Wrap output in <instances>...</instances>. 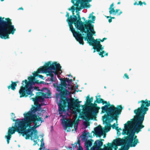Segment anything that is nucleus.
<instances>
[{
  "instance_id": "f257e3e1",
  "label": "nucleus",
  "mask_w": 150,
  "mask_h": 150,
  "mask_svg": "<svg viewBox=\"0 0 150 150\" xmlns=\"http://www.w3.org/2000/svg\"><path fill=\"white\" fill-rule=\"evenodd\" d=\"M84 23V24L83 25L85 29V32L84 33H86V35L85 37L83 36V38L82 40H80V38L77 36L78 39L76 40L80 44L83 45L84 42L83 40L84 39L85 41H87V43L90 45H93L94 49H96L97 51H99L98 49L102 50L103 48L100 42L97 41V40H95L93 36V35H95L96 32L94 30V25L92 24L91 23H93L94 22L91 20L88 19L87 21L86 20Z\"/></svg>"
},
{
  "instance_id": "f03ea898",
  "label": "nucleus",
  "mask_w": 150,
  "mask_h": 150,
  "mask_svg": "<svg viewBox=\"0 0 150 150\" xmlns=\"http://www.w3.org/2000/svg\"><path fill=\"white\" fill-rule=\"evenodd\" d=\"M101 109L102 113H104L106 112L108 114L109 113L108 115H105L103 117V120L105 119V120H103V122L107 125L105 127V129L104 132H107L110 131L111 129V124L108 122L110 120L109 116L112 118V120H116V125H118V118L119 116L121 114L123 108L121 105H117L116 107H115L114 105H111L109 103L108 104L105 105L102 107Z\"/></svg>"
},
{
  "instance_id": "7ed1b4c3",
  "label": "nucleus",
  "mask_w": 150,
  "mask_h": 150,
  "mask_svg": "<svg viewBox=\"0 0 150 150\" xmlns=\"http://www.w3.org/2000/svg\"><path fill=\"white\" fill-rule=\"evenodd\" d=\"M38 110L37 108L35 106H33L30 111H29L25 114H24V119H22L25 123L29 128L33 127L32 129L33 133H35V137L33 139L35 142V144L37 142L35 139L38 138L37 135V131L35 128L38 127L44 120H42V117H39L37 115L34 114Z\"/></svg>"
},
{
  "instance_id": "20e7f679",
  "label": "nucleus",
  "mask_w": 150,
  "mask_h": 150,
  "mask_svg": "<svg viewBox=\"0 0 150 150\" xmlns=\"http://www.w3.org/2000/svg\"><path fill=\"white\" fill-rule=\"evenodd\" d=\"M28 127L25 122L21 120V121H19L18 125H15V127H12L8 128V135L5 136V138L6 139L7 144H8L9 141L11 137V135L15 133L16 131L18 133L20 134L23 136H25V138L26 139H28L30 138L31 139H32L33 135H35V133H33V127L28 128Z\"/></svg>"
},
{
  "instance_id": "39448f33",
  "label": "nucleus",
  "mask_w": 150,
  "mask_h": 150,
  "mask_svg": "<svg viewBox=\"0 0 150 150\" xmlns=\"http://www.w3.org/2000/svg\"><path fill=\"white\" fill-rule=\"evenodd\" d=\"M60 80L61 83L57 86V90L60 92V103H58V105L59 113L61 114L66 111L64 108L70 104V103L69 99L65 96L69 93V91L67 89V84L66 82L68 80L67 78H61Z\"/></svg>"
},
{
  "instance_id": "423d86ee",
  "label": "nucleus",
  "mask_w": 150,
  "mask_h": 150,
  "mask_svg": "<svg viewBox=\"0 0 150 150\" xmlns=\"http://www.w3.org/2000/svg\"><path fill=\"white\" fill-rule=\"evenodd\" d=\"M16 30L9 18L0 16V38L2 39L9 38V35L13 34Z\"/></svg>"
},
{
  "instance_id": "0eeeda50",
  "label": "nucleus",
  "mask_w": 150,
  "mask_h": 150,
  "mask_svg": "<svg viewBox=\"0 0 150 150\" xmlns=\"http://www.w3.org/2000/svg\"><path fill=\"white\" fill-rule=\"evenodd\" d=\"M144 121L134 117L131 120L128 121L127 123L129 124L132 126L133 131L131 132L130 135L126 137V139H132L135 135V133L137 134L141 131L142 129L144 127L143 124Z\"/></svg>"
},
{
  "instance_id": "6e6552de",
  "label": "nucleus",
  "mask_w": 150,
  "mask_h": 150,
  "mask_svg": "<svg viewBox=\"0 0 150 150\" xmlns=\"http://www.w3.org/2000/svg\"><path fill=\"white\" fill-rule=\"evenodd\" d=\"M141 103V106L134 110L136 115L134 117L144 121L145 115L149 110L148 107L150 106V100L146 99L145 100H142L139 101L138 103Z\"/></svg>"
},
{
  "instance_id": "1a4fd4ad",
  "label": "nucleus",
  "mask_w": 150,
  "mask_h": 150,
  "mask_svg": "<svg viewBox=\"0 0 150 150\" xmlns=\"http://www.w3.org/2000/svg\"><path fill=\"white\" fill-rule=\"evenodd\" d=\"M61 67L59 64H58L56 62H54L52 64L51 62L49 61L45 63L44 66H43V73H48L47 74V76H50L51 77H53L54 74L55 75L57 74L58 71H61Z\"/></svg>"
},
{
  "instance_id": "9d476101",
  "label": "nucleus",
  "mask_w": 150,
  "mask_h": 150,
  "mask_svg": "<svg viewBox=\"0 0 150 150\" xmlns=\"http://www.w3.org/2000/svg\"><path fill=\"white\" fill-rule=\"evenodd\" d=\"M97 104L96 103L91 104V105L87 109L88 113L89 114L88 116L86 111L83 109V112L81 118L85 120H95L96 119V115L99 112V110L100 109L99 107L97 106Z\"/></svg>"
},
{
  "instance_id": "9b49d317",
  "label": "nucleus",
  "mask_w": 150,
  "mask_h": 150,
  "mask_svg": "<svg viewBox=\"0 0 150 150\" xmlns=\"http://www.w3.org/2000/svg\"><path fill=\"white\" fill-rule=\"evenodd\" d=\"M41 91L42 92H37L35 97L32 98L35 105L36 106V108H37L38 110H39L41 109V106L42 105V104H39V102H43L45 98H48L51 94L50 91L46 88H43Z\"/></svg>"
},
{
  "instance_id": "f8f14e48",
  "label": "nucleus",
  "mask_w": 150,
  "mask_h": 150,
  "mask_svg": "<svg viewBox=\"0 0 150 150\" xmlns=\"http://www.w3.org/2000/svg\"><path fill=\"white\" fill-rule=\"evenodd\" d=\"M66 13L65 16L67 18V21L68 23L70 30L72 33L74 37L75 38L76 40H77V36L80 38V40H82L83 38V35H84V34H81L79 31H76L72 25L73 24L74 25V23L76 21L77 16L75 15L73 16L70 15L69 16V13L68 12H66Z\"/></svg>"
},
{
  "instance_id": "ddd939ff",
  "label": "nucleus",
  "mask_w": 150,
  "mask_h": 150,
  "mask_svg": "<svg viewBox=\"0 0 150 150\" xmlns=\"http://www.w3.org/2000/svg\"><path fill=\"white\" fill-rule=\"evenodd\" d=\"M89 1L86 0H71V2L73 4L72 6L74 7L76 12H79L81 9L85 8H88L90 7L91 5L88 3Z\"/></svg>"
},
{
  "instance_id": "4468645a",
  "label": "nucleus",
  "mask_w": 150,
  "mask_h": 150,
  "mask_svg": "<svg viewBox=\"0 0 150 150\" xmlns=\"http://www.w3.org/2000/svg\"><path fill=\"white\" fill-rule=\"evenodd\" d=\"M33 88L28 86L23 83L20 87L19 91L20 98L26 97L29 95L32 96L34 95L33 93Z\"/></svg>"
},
{
  "instance_id": "2eb2a0df",
  "label": "nucleus",
  "mask_w": 150,
  "mask_h": 150,
  "mask_svg": "<svg viewBox=\"0 0 150 150\" xmlns=\"http://www.w3.org/2000/svg\"><path fill=\"white\" fill-rule=\"evenodd\" d=\"M79 13V12H78L76 14L77 16V19L76 23H74V25L77 30H80L81 32L83 34V33L85 32V29H84L83 25V24H84V23L82 22L81 21Z\"/></svg>"
},
{
  "instance_id": "dca6fc26",
  "label": "nucleus",
  "mask_w": 150,
  "mask_h": 150,
  "mask_svg": "<svg viewBox=\"0 0 150 150\" xmlns=\"http://www.w3.org/2000/svg\"><path fill=\"white\" fill-rule=\"evenodd\" d=\"M62 124L66 128L71 127L73 125H74L75 129H77V124L75 121H72L71 119H64L62 122Z\"/></svg>"
},
{
  "instance_id": "f3484780",
  "label": "nucleus",
  "mask_w": 150,
  "mask_h": 150,
  "mask_svg": "<svg viewBox=\"0 0 150 150\" xmlns=\"http://www.w3.org/2000/svg\"><path fill=\"white\" fill-rule=\"evenodd\" d=\"M28 81L26 79L22 81L21 83L22 85H23V83H24L31 88H33L32 85H35L34 81H35V78L33 76H31L28 77Z\"/></svg>"
},
{
  "instance_id": "a211bd4d",
  "label": "nucleus",
  "mask_w": 150,
  "mask_h": 150,
  "mask_svg": "<svg viewBox=\"0 0 150 150\" xmlns=\"http://www.w3.org/2000/svg\"><path fill=\"white\" fill-rule=\"evenodd\" d=\"M114 3H112L110 5V7L109 8V13L110 15L113 14V15H115L117 14V16H120L121 13H122V12L120 11V12L118 13V12L120 11L119 9H117L116 10L114 9V8L113 7L114 6Z\"/></svg>"
},
{
  "instance_id": "6ab92c4d",
  "label": "nucleus",
  "mask_w": 150,
  "mask_h": 150,
  "mask_svg": "<svg viewBox=\"0 0 150 150\" xmlns=\"http://www.w3.org/2000/svg\"><path fill=\"white\" fill-rule=\"evenodd\" d=\"M126 140L129 146L131 147H135L137 144L139 143L138 140L133 139V138Z\"/></svg>"
},
{
  "instance_id": "aec40b11",
  "label": "nucleus",
  "mask_w": 150,
  "mask_h": 150,
  "mask_svg": "<svg viewBox=\"0 0 150 150\" xmlns=\"http://www.w3.org/2000/svg\"><path fill=\"white\" fill-rule=\"evenodd\" d=\"M95 135L97 137H100L101 135H103L104 133V131L102 129L100 126H98L96 127L94 129Z\"/></svg>"
},
{
  "instance_id": "412c9836",
  "label": "nucleus",
  "mask_w": 150,
  "mask_h": 150,
  "mask_svg": "<svg viewBox=\"0 0 150 150\" xmlns=\"http://www.w3.org/2000/svg\"><path fill=\"white\" fill-rule=\"evenodd\" d=\"M37 133H38V132H37ZM37 135H38L37 134ZM38 136V138H36V139H35V140H36V141L37 143L35 144V142H34V140L33 139V138H34V134L33 135V137L32 138V139H31V140H33V142H34V143L33 145H35L38 143L37 140L38 141V142L39 141L40 139H38V138L39 137H40V138H41V140L40 141V142H41V144L40 146V147H41V148H42V147H43V148H45V147H44L45 144L43 142V136L41 135H40L38 136Z\"/></svg>"
},
{
  "instance_id": "4be33fe9",
  "label": "nucleus",
  "mask_w": 150,
  "mask_h": 150,
  "mask_svg": "<svg viewBox=\"0 0 150 150\" xmlns=\"http://www.w3.org/2000/svg\"><path fill=\"white\" fill-rule=\"evenodd\" d=\"M11 84L8 86V89L11 88L12 90L14 91L16 89V87L17 86V83H18V81L13 82V81H11Z\"/></svg>"
},
{
  "instance_id": "5701e85b",
  "label": "nucleus",
  "mask_w": 150,
  "mask_h": 150,
  "mask_svg": "<svg viewBox=\"0 0 150 150\" xmlns=\"http://www.w3.org/2000/svg\"><path fill=\"white\" fill-rule=\"evenodd\" d=\"M100 96H101L100 95H99L98 96V97L99 98H98L97 96H96V100L95 101V103H102L103 104H107V101H104L103 99L100 98Z\"/></svg>"
},
{
  "instance_id": "b1692460",
  "label": "nucleus",
  "mask_w": 150,
  "mask_h": 150,
  "mask_svg": "<svg viewBox=\"0 0 150 150\" xmlns=\"http://www.w3.org/2000/svg\"><path fill=\"white\" fill-rule=\"evenodd\" d=\"M124 127L125 129L123 130L122 134L123 135L127 134V129L129 128V126L130 125L129 124H128L127 122L124 124Z\"/></svg>"
},
{
  "instance_id": "393cba45",
  "label": "nucleus",
  "mask_w": 150,
  "mask_h": 150,
  "mask_svg": "<svg viewBox=\"0 0 150 150\" xmlns=\"http://www.w3.org/2000/svg\"><path fill=\"white\" fill-rule=\"evenodd\" d=\"M126 137H125V139H121L120 138H118L114 140V142L117 144H121L123 142L127 143L126 141Z\"/></svg>"
},
{
  "instance_id": "a878e982",
  "label": "nucleus",
  "mask_w": 150,
  "mask_h": 150,
  "mask_svg": "<svg viewBox=\"0 0 150 150\" xmlns=\"http://www.w3.org/2000/svg\"><path fill=\"white\" fill-rule=\"evenodd\" d=\"M43 67H40L38 69L37 71H34L33 73V77L35 78V77L38 76V73H40L41 71L43 72Z\"/></svg>"
},
{
  "instance_id": "bb28decb",
  "label": "nucleus",
  "mask_w": 150,
  "mask_h": 150,
  "mask_svg": "<svg viewBox=\"0 0 150 150\" xmlns=\"http://www.w3.org/2000/svg\"><path fill=\"white\" fill-rule=\"evenodd\" d=\"M102 47L103 48L101 50V49H98V50H99V51H97V52H99L101 50L102 52H99L98 54H99L100 56L101 57H104V55H103V54L104 53H105V52L104 50H103L104 49V48L102 47ZM108 55V53H106L104 55V56H107Z\"/></svg>"
},
{
  "instance_id": "cd10ccee",
  "label": "nucleus",
  "mask_w": 150,
  "mask_h": 150,
  "mask_svg": "<svg viewBox=\"0 0 150 150\" xmlns=\"http://www.w3.org/2000/svg\"><path fill=\"white\" fill-rule=\"evenodd\" d=\"M86 104L88 105H91V104L92 103L90 102V95H88L86 97V100L85 102Z\"/></svg>"
},
{
  "instance_id": "c85d7f7f",
  "label": "nucleus",
  "mask_w": 150,
  "mask_h": 150,
  "mask_svg": "<svg viewBox=\"0 0 150 150\" xmlns=\"http://www.w3.org/2000/svg\"><path fill=\"white\" fill-rule=\"evenodd\" d=\"M68 9L69 11H71L72 13V15L73 16V15H74V11H75V9H74V6H72L70 8H69Z\"/></svg>"
},
{
  "instance_id": "c756f323",
  "label": "nucleus",
  "mask_w": 150,
  "mask_h": 150,
  "mask_svg": "<svg viewBox=\"0 0 150 150\" xmlns=\"http://www.w3.org/2000/svg\"><path fill=\"white\" fill-rule=\"evenodd\" d=\"M78 143L79 145V146L78 147L77 150H83V149L81 145L80 141L79 140H78Z\"/></svg>"
},
{
  "instance_id": "7c9ffc66",
  "label": "nucleus",
  "mask_w": 150,
  "mask_h": 150,
  "mask_svg": "<svg viewBox=\"0 0 150 150\" xmlns=\"http://www.w3.org/2000/svg\"><path fill=\"white\" fill-rule=\"evenodd\" d=\"M77 144H78V141L76 143H75L74 144H72V146L74 149L75 148H76V147H78L77 146Z\"/></svg>"
},
{
  "instance_id": "2f4dec72",
  "label": "nucleus",
  "mask_w": 150,
  "mask_h": 150,
  "mask_svg": "<svg viewBox=\"0 0 150 150\" xmlns=\"http://www.w3.org/2000/svg\"><path fill=\"white\" fill-rule=\"evenodd\" d=\"M19 119L18 118L17 120H15V119L14 118L13 119H12V120L13 121L15 122V124L16 125L17 123L18 124L19 123Z\"/></svg>"
},
{
  "instance_id": "473e14b6",
  "label": "nucleus",
  "mask_w": 150,
  "mask_h": 150,
  "mask_svg": "<svg viewBox=\"0 0 150 150\" xmlns=\"http://www.w3.org/2000/svg\"><path fill=\"white\" fill-rule=\"evenodd\" d=\"M79 101L78 99H76V100H74V101L72 103L75 106L76 105V103H77Z\"/></svg>"
},
{
  "instance_id": "72a5a7b5",
  "label": "nucleus",
  "mask_w": 150,
  "mask_h": 150,
  "mask_svg": "<svg viewBox=\"0 0 150 150\" xmlns=\"http://www.w3.org/2000/svg\"><path fill=\"white\" fill-rule=\"evenodd\" d=\"M81 101H79L77 103H76V105H75L77 107V108H79L80 107V105L79 104V103L81 102Z\"/></svg>"
},
{
  "instance_id": "f704fd0d",
  "label": "nucleus",
  "mask_w": 150,
  "mask_h": 150,
  "mask_svg": "<svg viewBox=\"0 0 150 150\" xmlns=\"http://www.w3.org/2000/svg\"><path fill=\"white\" fill-rule=\"evenodd\" d=\"M84 124L86 127H87L88 126H89L90 125L88 121L84 122Z\"/></svg>"
},
{
  "instance_id": "c9c22d12",
  "label": "nucleus",
  "mask_w": 150,
  "mask_h": 150,
  "mask_svg": "<svg viewBox=\"0 0 150 150\" xmlns=\"http://www.w3.org/2000/svg\"><path fill=\"white\" fill-rule=\"evenodd\" d=\"M82 136L84 138H85L87 136V134L84 133L83 134Z\"/></svg>"
},
{
  "instance_id": "e433bc0d",
  "label": "nucleus",
  "mask_w": 150,
  "mask_h": 150,
  "mask_svg": "<svg viewBox=\"0 0 150 150\" xmlns=\"http://www.w3.org/2000/svg\"><path fill=\"white\" fill-rule=\"evenodd\" d=\"M68 80H67V82L68 83H70L72 82V79H69V78H67Z\"/></svg>"
},
{
  "instance_id": "4c0bfd02",
  "label": "nucleus",
  "mask_w": 150,
  "mask_h": 150,
  "mask_svg": "<svg viewBox=\"0 0 150 150\" xmlns=\"http://www.w3.org/2000/svg\"><path fill=\"white\" fill-rule=\"evenodd\" d=\"M143 4L142 2L141 1H139L137 5H140V6H142Z\"/></svg>"
},
{
  "instance_id": "58836bf2",
  "label": "nucleus",
  "mask_w": 150,
  "mask_h": 150,
  "mask_svg": "<svg viewBox=\"0 0 150 150\" xmlns=\"http://www.w3.org/2000/svg\"><path fill=\"white\" fill-rule=\"evenodd\" d=\"M11 117L12 118L11 119L12 120V119H13V118L15 119V118L16 117L15 115V114L14 113H11Z\"/></svg>"
},
{
  "instance_id": "ea45409f",
  "label": "nucleus",
  "mask_w": 150,
  "mask_h": 150,
  "mask_svg": "<svg viewBox=\"0 0 150 150\" xmlns=\"http://www.w3.org/2000/svg\"><path fill=\"white\" fill-rule=\"evenodd\" d=\"M38 77H39L40 78L42 79H44L43 78L44 76L42 75L38 74Z\"/></svg>"
},
{
  "instance_id": "a19ab883",
  "label": "nucleus",
  "mask_w": 150,
  "mask_h": 150,
  "mask_svg": "<svg viewBox=\"0 0 150 150\" xmlns=\"http://www.w3.org/2000/svg\"><path fill=\"white\" fill-rule=\"evenodd\" d=\"M124 76H125V78H126L127 79H128L129 78L128 76L127 75V73H125L124 74Z\"/></svg>"
},
{
  "instance_id": "79ce46f5",
  "label": "nucleus",
  "mask_w": 150,
  "mask_h": 150,
  "mask_svg": "<svg viewBox=\"0 0 150 150\" xmlns=\"http://www.w3.org/2000/svg\"><path fill=\"white\" fill-rule=\"evenodd\" d=\"M95 18H96V17L95 16H92V20L93 21H94L95 20Z\"/></svg>"
},
{
  "instance_id": "37998d69",
  "label": "nucleus",
  "mask_w": 150,
  "mask_h": 150,
  "mask_svg": "<svg viewBox=\"0 0 150 150\" xmlns=\"http://www.w3.org/2000/svg\"><path fill=\"white\" fill-rule=\"evenodd\" d=\"M133 139H135V140H138V139H137V136L135 135L133 137Z\"/></svg>"
},
{
  "instance_id": "c03bdc74",
  "label": "nucleus",
  "mask_w": 150,
  "mask_h": 150,
  "mask_svg": "<svg viewBox=\"0 0 150 150\" xmlns=\"http://www.w3.org/2000/svg\"><path fill=\"white\" fill-rule=\"evenodd\" d=\"M121 134L119 130L117 131V134L118 136H120L121 135Z\"/></svg>"
},
{
  "instance_id": "a18cd8bd",
  "label": "nucleus",
  "mask_w": 150,
  "mask_h": 150,
  "mask_svg": "<svg viewBox=\"0 0 150 150\" xmlns=\"http://www.w3.org/2000/svg\"><path fill=\"white\" fill-rule=\"evenodd\" d=\"M116 126L115 123H114L113 124V125L112 126V128L114 129L115 128Z\"/></svg>"
},
{
  "instance_id": "49530a36",
  "label": "nucleus",
  "mask_w": 150,
  "mask_h": 150,
  "mask_svg": "<svg viewBox=\"0 0 150 150\" xmlns=\"http://www.w3.org/2000/svg\"><path fill=\"white\" fill-rule=\"evenodd\" d=\"M107 38H103L102 40H100L101 42H103L104 40L107 39Z\"/></svg>"
},
{
  "instance_id": "de8ad7c7",
  "label": "nucleus",
  "mask_w": 150,
  "mask_h": 150,
  "mask_svg": "<svg viewBox=\"0 0 150 150\" xmlns=\"http://www.w3.org/2000/svg\"><path fill=\"white\" fill-rule=\"evenodd\" d=\"M50 80L52 81H54V76L53 77H51V78L50 79Z\"/></svg>"
},
{
  "instance_id": "09e8293b",
  "label": "nucleus",
  "mask_w": 150,
  "mask_h": 150,
  "mask_svg": "<svg viewBox=\"0 0 150 150\" xmlns=\"http://www.w3.org/2000/svg\"><path fill=\"white\" fill-rule=\"evenodd\" d=\"M34 83H35V84L36 83H40L39 82V80H36V81H34Z\"/></svg>"
},
{
  "instance_id": "8fccbe9b",
  "label": "nucleus",
  "mask_w": 150,
  "mask_h": 150,
  "mask_svg": "<svg viewBox=\"0 0 150 150\" xmlns=\"http://www.w3.org/2000/svg\"><path fill=\"white\" fill-rule=\"evenodd\" d=\"M90 100L91 103L93 101V98L92 97H91L90 98Z\"/></svg>"
},
{
  "instance_id": "3c124183",
  "label": "nucleus",
  "mask_w": 150,
  "mask_h": 150,
  "mask_svg": "<svg viewBox=\"0 0 150 150\" xmlns=\"http://www.w3.org/2000/svg\"><path fill=\"white\" fill-rule=\"evenodd\" d=\"M108 145H110V147H111V148L113 147V146H114V144H113L110 145V144H109V143H108Z\"/></svg>"
},
{
  "instance_id": "603ef678",
  "label": "nucleus",
  "mask_w": 150,
  "mask_h": 150,
  "mask_svg": "<svg viewBox=\"0 0 150 150\" xmlns=\"http://www.w3.org/2000/svg\"><path fill=\"white\" fill-rule=\"evenodd\" d=\"M112 21V19L111 18H110L109 19H108V22L110 23Z\"/></svg>"
},
{
  "instance_id": "864d4df0",
  "label": "nucleus",
  "mask_w": 150,
  "mask_h": 150,
  "mask_svg": "<svg viewBox=\"0 0 150 150\" xmlns=\"http://www.w3.org/2000/svg\"><path fill=\"white\" fill-rule=\"evenodd\" d=\"M137 4H138L137 3V1H135V2L134 3V5H137Z\"/></svg>"
},
{
  "instance_id": "5fc2aeb1",
  "label": "nucleus",
  "mask_w": 150,
  "mask_h": 150,
  "mask_svg": "<svg viewBox=\"0 0 150 150\" xmlns=\"http://www.w3.org/2000/svg\"><path fill=\"white\" fill-rule=\"evenodd\" d=\"M115 129L117 130H117H118V127L117 126L116 127H115Z\"/></svg>"
},
{
  "instance_id": "6e6d98bb",
  "label": "nucleus",
  "mask_w": 150,
  "mask_h": 150,
  "mask_svg": "<svg viewBox=\"0 0 150 150\" xmlns=\"http://www.w3.org/2000/svg\"><path fill=\"white\" fill-rule=\"evenodd\" d=\"M20 9H21L22 10H23V8H22V7H20V8H19L18 9V10H20Z\"/></svg>"
},
{
  "instance_id": "4d7b16f0",
  "label": "nucleus",
  "mask_w": 150,
  "mask_h": 150,
  "mask_svg": "<svg viewBox=\"0 0 150 150\" xmlns=\"http://www.w3.org/2000/svg\"><path fill=\"white\" fill-rule=\"evenodd\" d=\"M142 3H143V4H144L145 5H146V3L145 2V1L143 2Z\"/></svg>"
},
{
  "instance_id": "13d9d810",
  "label": "nucleus",
  "mask_w": 150,
  "mask_h": 150,
  "mask_svg": "<svg viewBox=\"0 0 150 150\" xmlns=\"http://www.w3.org/2000/svg\"><path fill=\"white\" fill-rule=\"evenodd\" d=\"M82 19H83L85 21L86 19L84 17H82Z\"/></svg>"
},
{
  "instance_id": "bf43d9fd",
  "label": "nucleus",
  "mask_w": 150,
  "mask_h": 150,
  "mask_svg": "<svg viewBox=\"0 0 150 150\" xmlns=\"http://www.w3.org/2000/svg\"><path fill=\"white\" fill-rule=\"evenodd\" d=\"M105 17H106V18H110V16H105Z\"/></svg>"
},
{
  "instance_id": "052dcab7",
  "label": "nucleus",
  "mask_w": 150,
  "mask_h": 150,
  "mask_svg": "<svg viewBox=\"0 0 150 150\" xmlns=\"http://www.w3.org/2000/svg\"><path fill=\"white\" fill-rule=\"evenodd\" d=\"M92 46L93 47V49H94V51H93V52H95V51H95V50H96L97 52V50H96V49H94V48L93 46V45H92Z\"/></svg>"
},
{
  "instance_id": "680f3d73",
  "label": "nucleus",
  "mask_w": 150,
  "mask_h": 150,
  "mask_svg": "<svg viewBox=\"0 0 150 150\" xmlns=\"http://www.w3.org/2000/svg\"><path fill=\"white\" fill-rule=\"evenodd\" d=\"M110 18H111L112 19H115V17H111V16Z\"/></svg>"
},
{
  "instance_id": "e2e57ef3",
  "label": "nucleus",
  "mask_w": 150,
  "mask_h": 150,
  "mask_svg": "<svg viewBox=\"0 0 150 150\" xmlns=\"http://www.w3.org/2000/svg\"><path fill=\"white\" fill-rule=\"evenodd\" d=\"M78 85H77L76 86H75V88H77V87H78Z\"/></svg>"
},
{
  "instance_id": "0e129e2a",
  "label": "nucleus",
  "mask_w": 150,
  "mask_h": 150,
  "mask_svg": "<svg viewBox=\"0 0 150 150\" xmlns=\"http://www.w3.org/2000/svg\"><path fill=\"white\" fill-rule=\"evenodd\" d=\"M120 4V2H118L117 3V4Z\"/></svg>"
},
{
  "instance_id": "69168bd1",
  "label": "nucleus",
  "mask_w": 150,
  "mask_h": 150,
  "mask_svg": "<svg viewBox=\"0 0 150 150\" xmlns=\"http://www.w3.org/2000/svg\"><path fill=\"white\" fill-rule=\"evenodd\" d=\"M106 137V135H104L103 136V138H105Z\"/></svg>"
},
{
  "instance_id": "338daca9",
  "label": "nucleus",
  "mask_w": 150,
  "mask_h": 150,
  "mask_svg": "<svg viewBox=\"0 0 150 150\" xmlns=\"http://www.w3.org/2000/svg\"><path fill=\"white\" fill-rule=\"evenodd\" d=\"M48 116L47 115H46L45 117V118H47Z\"/></svg>"
},
{
  "instance_id": "774afa93",
  "label": "nucleus",
  "mask_w": 150,
  "mask_h": 150,
  "mask_svg": "<svg viewBox=\"0 0 150 150\" xmlns=\"http://www.w3.org/2000/svg\"><path fill=\"white\" fill-rule=\"evenodd\" d=\"M118 130H122V129H121L120 128H119V129Z\"/></svg>"
}]
</instances>
